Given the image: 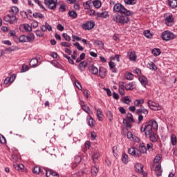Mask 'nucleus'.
I'll use <instances>...</instances> for the list:
<instances>
[{"label":"nucleus","mask_w":177,"mask_h":177,"mask_svg":"<svg viewBox=\"0 0 177 177\" xmlns=\"http://www.w3.org/2000/svg\"><path fill=\"white\" fill-rule=\"evenodd\" d=\"M153 129L156 131L158 129V123L153 120L142 124L140 128L141 132H145V136H150V134L153 132Z\"/></svg>","instance_id":"1"},{"label":"nucleus","mask_w":177,"mask_h":177,"mask_svg":"<svg viewBox=\"0 0 177 177\" xmlns=\"http://www.w3.org/2000/svg\"><path fill=\"white\" fill-rule=\"evenodd\" d=\"M129 15L125 14H115L113 17V20L115 23H120V24H127L129 21Z\"/></svg>","instance_id":"2"},{"label":"nucleus","mask_w":177,"mask_h":177,"mask_svg":"<svg viewBox=\"0 0 177 177\" xmlns=\"http://www.w3.org/2000/svg\"><path fill=\"white\" fill-rule=\"evenodd\" d=\"M113 10L123 15H127V16H132V12L127 10L121 3H116L113 7Z\"/></svg>","instance_id":"3"},{"label":"nucleus","mask_w":177,"mask_h":177,"mask_svg":"<svg viewBox=\"0 0 177 177\" xmlns=\"http://www.w3.org/2000/svg\"><path fill=\"white\" fill-rule=\"evenodd\" d=\"M175 34L169 30H165L162 33V39L164 41H171V39H175Z\"/></svg>","instance_id":"4"},{"label":"nucleus","mask_w":177,"mask_h":177,"mask_svg":"<svg viewBox=\"0 0 177 177\" xmlns=\"http://www.w3.org/2000/svg\"><path fill=\"white\" fill-rule=\"evenodd\" d=\"M147 105L148 107L151 109V110H154L155 111H160L162 109V107L160 106V104L151 100H148Z\"/></svg>","instance_id":"5"},{"label":"nucleus","mask_w":177,"mask_h":177,"mask_svg":"<svg viewBox=\"0 0 177 177\" xmlns=\"http://www.w3.org/2000/svg\"><path fill=\"white\" fill-rule=\"evenodd\" d=\"M44 4L48 9L55 10L57 6V0H44Z\"/></svg>","instance_id":"6"},{"label":"nucleus","mask_w":177,"mask_h":177,"mask_svg":"<svg viewBox=\"0 0 177 177\" xmlns=\"http://www.w3.org/2000/svg\"><path fill=\"white\" fill-rule=\"evenodd\" d=\"M3 20L7 23H10V24H15V23L17 22V18L15 15H13L12 14L6 15L3 17Z\"/></svg>","instance_id":"7"},{"label":"nucleus","mask_w":177,"mask_h":177,"mask_svg":"<svg viewBox=\"0 0 177 177\" xmlns=\"http://www.w3.org/2000/svg\"><path fill=\"white\" fill-rule=\"evenodd\" d=\"M19 30L20 31H22V32H30V31H32V27L28 24H24L20 25Z\"/></svg>","instance_id":"8"},{"label":"nucleus","mask_w":177,"mask_h":177,"mask_svg":"<svg viewBox=\"0 0 177 177\" xmlns=\"http://www.w3.org/2000/svg\"><path fill=\"white\" fill-rule=\"evenodd\" d=\"M128 153L130 156H133L134 157H140V152L139 149L135 147H131L128 149Z\"/></svg>","instance_id":"9"},{"label":"nucleus","mask_w":177,"mask_h":177,"mask_svg":"<svg viewBox=\"0 0 177 177\" xmlns=\"http://www.w3.org/2000/svg\"><path fill=\"white\" fill-rule=\"evenodd\" d=\"M80 106L82 110L85 111L88 115L92 114V111L91 110V108H89V106L85 103L84 101H80Z\"/></svg>","instance_id":"10"},{"label":"nucleus","mask_w":177,"mask_h":177,"mask_svg":"<svg viewBox=\"0 0 177 177\" xmlns=\"http://www.w3.org/2000/svg\"><path fill=\"white\" fill-rule=\"evenodd\" d=\"M127 56L131 62H136V59H138V55H136V53L135 51H132L129 50L127 53Z\"/></svg>","instance_id":"11"},{"label":"nucleus","mask_w":177,"mask_h":177,"mask_svg":"<svg viewBox=\"0 0 177 177\" xmlns=\"http://www.w3.org/2000/svg\"><path fill=\"white\" fill-rule=\"evenodd\" d=\"M146 138H149V140L153 143L158 142V139H160L158 135L154 132H152L149 136H147Z\"/></svg>","instance_id":"12"},{"label":"nucleus","mask_w":177,"mask_h":177,"mask_svg":"<svg viewBox=\"0 0 177 177\" xmlns=\"http://www.w3.org/2000/svg\"><path fill=\"white\" fill-rule=\"evenodd\" d=\"M95 27V22L94 21H87L82 25V28L84 30H92Z\"/></svg>","instance_id":"13"},{"label":"nucleus","mask_w":177,"mask_h":177,"mask_svg":"<svg viewBox=\"0 0 177 177\" xmlns=\"http://www.w3.org/2000/svg\"><path fill=\"white\" fill-rule=\"evenodd\" d=\"M174 22V17L171 15H165V23L167 26H171V23Z\"/></svg>","instance_id":"14"},{"label":"nucleus","mask_w":177,"mask_h":177,"mask_svg":"<svg viewBox=\"0 0 177 177\" xmlns=\"http://www.w3.org/2000/svg\"><path fill=\"white\" fill-rule=\"evenodd\" d=\"M88 70L90 73L94 75H97V74L99 73V69H97V67L95 66L93 64L88 66Z\"/></svg>","instance_id":"15"},{"label":"nucleus","mask_w":177,"mask_h":177,"mask_svg":"<svg viewBox=\"0 0 177 177\" xmlns=\"http://www.w3.org/2000/svg\"><path fill=\"white\" fill-rule=\"evenodd\" d=\"M41 31H43V32H45V31H46V30H48V31H52V26L50 25H49V24H48V22H45L44 25H42L40 27Z\"/></svg>","instance_id":"16"},{"label":"nucleus","mask_w":177,"mask_h":177,"mask_svg":"<svg viewBox=\"0 0 177 177\" xmlns=\"http://www.w3.org/2000/svg\"><path fill=\"white\" fill-rule=\"evenodd\" d=\"M46 175L47 177H59V174L53 170H46Z\"/></svg>","instance_id":"17"},{"label":"nucleus","mask_w":177,"mask_h":177,"mask_svg":"<svg viewBox=\"0 0 177 177\" xmlns=\"http://www.w3.org/2000/svg\"><path fill=\"white\" fill-rule=\"evenodd\" d=\"M119 93L120 95H121L122 96H124V95H125V88H124V82H119Z\"/></svg>","instance_id":"18"},{"label":"nucleus","mask_w":177,"mask_h":177,"mask_svg":"<svg viewBox=\"0 0 177 177\" xmlns=\"http://www.w3.org/2000/svg\"><path fill=\"white\" fill-rule=\"evenodd\" d=\"M138 150L140 152V157L142 156V154H145V153L147 151V148L146 147V145H145V143L140 144V149Z\"/></svg>","instance_id":"19"},{"label":"nucleus","mask_w":177,"mask_h":177,"mask_svg":"<svg viewBox=\"0 0 177 177\" xmlns=\"http://www.w3.org/2000/svg\"><path fill=\"white\" fill-rule=\"evenodd\" d=\"M155 174L156 176H161L162 174V170L161 169V165H157L155 167Z\"/></svg>","instance_id":"20"},{"label":"nucleus","mask_w":177,"mask_h":177,"mask_svg":"<svg viewBox=\"0 0 177 177\" xmlns=\"http://www.w3.org/2000/svg\"><path fill=\"white\" fill-rule=\"evenodd\" d=\"M107 71L104 67H100L99 69V75L100 78H104L106 77Z\"/></svg>","instance_id":"21"},{"label":"nucleus","mask_w":177,"mask_h":177,"mask_svg":"<svg viewBox=\"0 0 177 177\" xmlns=\"http://www.w3.org/2000/svg\"><path fill=\"white\" fill-rule=\"evenodd\" d=\"M136 114H144L145 115H147L149 114V110L145 108H141L136 110Z\"/></svg>","instance_id":"22"},{"label":"nucleus","mask_w":177,"mask_h":177,"mask_svg":"<svg viewBox=\"0 0 177 177\" xmlns=\"http://www.w3.org/2000/svg\"><path fill=\"white\" fill-rule=\"evenodd\" d=\"M92 5H93V1L88 0L84 3V9H87V10L92 9Z\"/></svg>","instance_id":"23"},{"label":"nucleus","mask_w":177,"mask_h":177,"mask_svg":"<svg viewBox=\"0 0 177 177\" xmlns=\"http://www.w3.org/2000/svg\"><path fill=\"white\" fill-rule=\"evenodd\" d=\"M94 45H95V46H97L99 49H103V48H104V44H103V41L100 40H95Z\"/></svg>","instance_id":"24"},{"label":"nucleus","mask_w":177,"mask_h":177,"mask_svg":"<svg viewBox=\"0 0 177 177\" xmlns=\"http://www.w3.org/2000/svg\"><path fill=\"white\" fill-rule=\"evenodd\" d=\"M139 81L143 86H146V85H147V77L141 76L139 77Z\"/></svg>","instance_id":"25"},{"label":"nucleus","mask_w":177,"mask_h":177,"mask_svg":"<svg viewBox=\"0 0 177 177\" xmlns=\"http://www.w3.org/2000/svg\"><path fill=\"white\" fill-rule=\"evenodd\" d=\"M124 88L126 91H132V89H134L135 88V84H133V82H130L127 84Z\"/></svg>","instance_id":"26"},{"label":"nucleus","mask_w":177,"mask_h":177,"mask_svg":"<svg viewBox=\"0 0 177 177\" xmlns=\"http://www.w3.org/2000/svg\"><path fill=\"white\" fill-rule=\"evenodd\" d=\"M10 15H13L14 16H16L17 13H19V8L16 6H12L11 8V10H10Z\"/></svg>","instance_id":"27"},{"label":"nucleus","mask_w":177,"mask_h":177,"mask_svg":"<svg viewBox=\"0 0 177 177\" xmlns=\"http://www.w3.org/2000/svg\"><path fill=\"white\" fill-rule=\"evenodd\" d=\"M151 53L157 57V56H160L161 55V50H160V48H153L151 50Z\"/></svg>","instance_id":"28"},{"label":"nucleus","mask_w":177,"mask_h":177,"mask_svg":"<svg viewBox=\"0 0 177 177\" xmlns=\"http://www.w3.org/2000/svg\"><path fill=\"white\" fill-rule=\"evenodd\" d=\"M88 118L89 120L88 122V127H91V128H93V127H95V125L96 124V122L91 116H88Z\"/></svg>","instance_id":"29"},{"label":"nucleus","mask_w":177,"mask_h":177,"mask_svg":"<svg viewBox=\"0 0 177 177\" xmlns=\"http://www.w3.org/2000/svg\"><path fill=\"white\" fill-rule=\"evenodd\" d=\"M80 162H81V157L80 156H75V160L74 162L73 163V168H75V167H77V164H80Z\"/></svg>","instance_id":"30"},{"label":"nucleus","mask_w":177,"mask_h":177,"mask_svg":"<svg viewBox=\"0 0 177 177\" xmlns=\"http://www.w3.org/2000/svg\"><path fill=\"white\" fill-rule=\"evenodd\" d=\"M145 103V100L144 99H140V100H136L134 101V106L136 107H139V106H142Z\"/></svg>","instance_id":"31"},{"label":"nucleus","mask_w":177,"mask_h":177,"mask_svg":"<svg viewBox=\"0 0 177 177\" xmlns=\"http://www.w3.org/2000/svg\"><path fill=\"white\" fill-rule=\"evenodd\" d=\"M97 17H102V19H106V17H109V12L105 11L102 12H98Z\"/></svg>","instance_id":"32"},{"label":"nucleus","mask_w":177,"mask_h":177,"mask_svg":"<svg viewBox=\"0 0 177 177\" xmlns=\"http://www.w3.org/2000/svg\"><path fill=\"white\" fill-rule=\"evenodd\" d=\"M169 5L170 8L175 9L177 8V0H169Z\"/></svg>","instance_id":"33"},{"label":"nucleus","mask_w":177,"mask_h":177,"mask_svg":"<svg viewBox=\"0 0 177 177\" xmlns=\"http://www.w3.org/2000/svg\"><path fill=\"white\" fill-rule=\"evenodd\" d=\"M34 39H35V36L32 33H30L26 36V42H32Z\"/></svg>","instance_id":"34"},{"label":"nucleus","mask_w":177,"mask_h":177,"mask_svg":"<svg viewBox=\"0 0 177 177\" xmlns=\"http://www.w3.org/2000/svg\"><path fill=\"white\" fill-rule=\"evenodd\" d=\"M86 64L87 63L85 61L80 62L78 66L79 70H80L81 71H84V70H85V68L86 67Z\"/></svg>","instance_id":"35"},{"label":"nucleus","mask_w":177,"mask_h":177,"mask_svg":"<svg viewBox=\"0 0 177 177\" xmlns=\"http://www.w3.org/2000/svg\"><path fill=\"white\" fill-rule=\"evenodd\" d=\"M97 172H99V169L96 166H93L91 167V174L93 176H96L97 175Z\"/></svg>","instance_id":"36"},{"label":"nucleus","mask_w":177,"mask_h":177,"mask_svg":"<svg viewBox=\"0 0 177 177\" xmlns=\"http://www.w3.org/2000/svg\"><path fill=\"white\" fill-rule=\"evenodd\" d=\"M93 5L94 7H95L96 9H99V8L102 6V2L100 1V0H94L93 1Z\"/></svg>","instance_id":"37"},{"label":"nucleus","mask_w":177,"mask_h":177,"mask_svg":"<svg viewBox=\"0 0 177 177\" xmlns=\"http://www.w3.org/2000/svg\"><path fill=\"white\" fill-rule=\"evenodd\" d=\"M97 118L98 121H102L103 118V113H102V110L100 109H97Z\"/></svg>","instance_id":"38"},{"label":"nucleus","mask_w":177,"mask_h":177,"mask_svg":"<svg viewBox=\"0 0 177 177\" xmlns=\"http://www.w3.org/2000/svg\"><path fill=\"white\" fill-rule=\"evenodd\" d=\"M135 169L136 172H142V171H143V165H142L140 163H137L135 165Z\"/></svg>","instance_id":"39"},{"label":"nucleus","mask_w":177,"mask_h":177,"mask_svg":"<svg viewBox=\"0 0 177 177\" xmlns=\"http://www.w3.org/2000/svg\"><path fill=\"white\" fill-rule=\"evenodd\" d=\"M37 64H38V59H37V58H33L30 62V67H36Z\"/></svg>","instance_id":"40"},{"label":"nucleus","mask_w":177,"mask_h":177,"mask_svg":"<svg viewBox=\"0 0 177 177\" xmlns=\"http://www.w3.org/2000/svg\"><path fill=\"white\" fill-rule=\"evenodd\" d=\"M122 162H123V164H128L129 158H128V156L127 155V153H122Z\"/></svg>","instance_id":"41"},{"label":"nucleus","mask_w":177,"mask_h":177,"mask_svg":"<svg viewBox=\"0 0 177 177\" xmlns=\"http://www.w3.org/2000/svg\"><path fill=\"white\" fill-rule=\"evenodd\" d=\"M147 66H148L149 68H150L151 70H153V71H157V66H156L155 64H153V62H149L147 64Z\"/></svg>","instance_id":"42"},{"label":"nucleus","mask_w":177,"mask_h":177,"mask_svg":"<svg viewBox=\"0 0 177 177\" xmlns=\"http://www.w3.org/2000/svg\"><path fill=\"white\" fill-rule=\"evenodd\" d=\"M171 142L173 146H175V145H176L177 139H176V136H175V134H172L171 136Z\"/></svg>","instance_id":"43"},{"label":"nucleus","mask_w":177,"mask_h":177,"mask_svg":"<svg viewBox=\"0 0 177 177\" xmlns=\"http://www.w3.org/2000/svg\"><path fill=\"white\" fill-rule=\"evenodd\" d=\"M68 16L71 17L72 19H77V12L73 10V11H69L68 13Z\"/></svg>","instance_id":"44"},{"label":"nucleus","mask_w":177,"mask_h":177,"mask_svg":"<svg viewBox=\"0 0 177 177\" xmlns=\"http://www.w3.org/2000/svg\"><path fill=\"white\" fill-rule=\"evenodd\" d=\"M32 16L35 17V19H44V15L41 14L40 12H34Z\"/></svg>","instance_id":"45"},{"label":"nucleus","mask_w":177,"mask_h":177,"mask_svg":"<svg viewBox=\"0 0 177 177\" xmlns=\"http://www.w3.org/2000/svg\"><path fill=\"white\" fill-rule=\"evenodd\" d=\"M127 117V121H129V122H133V116L132 115V113H128L126 115Z\"/></svg>","instance_id":"46"},{"label":"nucleus","mask_w":177,"mask_h":177,"mask_svg":"<svg viewBox=\"0 0 177 177\" xmlns=\"http://www.w3.org/2000/svg\"><path fill=\"white\" fill-rule=\"evenodd\" d=\"M131 122L124 119L123 120V123L124 124V125H126V127L127 129H131V128H132V125L130 123Z\"/></svg>","instance_id":"47"},{"label":"nucleus","mask_w":177,"mask_h":177,"mask_svg":"<svg viewBox=\"0 0 177 177\" xmlns=\"http://www.w3.org/2000/svg\"><path fill=\"white\" fill-rule=\"evenodd\" d=\"M19 42H27V36L24 35H22L19 37Z\"/></svg>","instance_id":"48"},{"label":"nucleus","mask_w":177,"mask_h":177,"mask_svg":"<svg viewBox=\"0 0 177 177\" xmlns=\"http://www.w3.org/2000/svg\"><path fill=\"white\" fill-rule=\"evenodd\" d=\"M131 102V100L129 99V97L126 96L122 100V103H124V104H129V103Z\"/></svg>","instance_id":"49"},{"label":"nucleus","mask_w":177,"mask_h":177,"mask_svg":"<svg viewBox=\"0 0 177 177\" xmlns=\"http://www.w3.org/2000/svg\"><path fill=\"white\" fill-rule=\"evenodd\" d=\"M144 35L146 37V38H151V37H153V35L150 32V30L144 31Z\"/></svg>","instance_id":"50"},{"label":"nucleus","mask_w":177,"mask_h":177,"mask_svg":"<svg viewBox=\"0 0 177 177\" xmlns=\"http://www.w3.org/2000/svg\"><path fill=\"white\" fill-rule=\"evenodd\" d=\"M32 171H33V173L36 174V175H38V174H39V172H41V167H39V166H36L32 169Z\"/></svg>","instance_id":"51"},{"label":"nucleus","mask_w":177,"mask_h":177,"mask_svg":"<svg viewBox=\"0 0 177 177\" xmlns=\"http://www.w3.org/2000/svg\"><path fill=\"white\" fill-rule=\"evenodd\" d=\"M136 2V0H124V3H127V5H135Z\"/></svg>","instance_id":"52"},{"label":"nucleus","mask_w":177,"mask_h":177,"mask_svg":"<svg viewBox=\"0 0 177 177\" xmlns=\"http://www.w3.org/2000/svg\"><path fill=\"white\" fill-rule=\"evenodd\" d=\"M73 45H74L75 46H76V48H77V49H78V50H80V51L84 50V47H82V46L80 44V43L76 42V43L73 44Z\"/></svg>","instance_id":"53"},{"label":"nucleus","mask_w":177,"mask_h":177,"mask_svg":"<svg viewBox=\"0 0 177 177\" xmlns=\"http://www.w3.org/2000/svg\"><path fill=\"white\" fill-rule=\"evenodd\" d=\"M106 115H107L109 121L111 122V121H113V113H111V111H108L106 112Z\"/></svg>","instance_id":"54"},{"label":"nucleus","mask_w":177,"mask_h":177,"mask_svg":"<svg viewBox=\"0 0 177 177\" xmlns=\"http://www.w3.org/2000/svg\"><path fill=\"white\" fill-rule=\"evenodd\" d=\"M75 85L78 89H80V91H82V86H81V83H80V81L76 80L75 82Z\"/></svg>","instance_id":"55"},{"label":"nucleus","mask_w":177,"mask_h":177,"mask_svg":"<svg viewBox=\"0 0 177 177\" xmlns=\"http://www.w3.org/2000/svg\"><path fill=\"white\" fill-rule=\"evenodd\" d=\"M62 36L66 41H71V37L67 33H63Z\"/></svg>","instance_id":"56"},{"label":"nucleus","mask_w":177,"mask_h":177,"mask_svg":"<svg viewBox=\"0 0 177 177\" xmlns=\"http://www.w3.org/2000/svg\"><path fill=\"white\" fill-rule=\"evenodd\" d=\"M0 143L5 145L6 143V138L2 135L0 134Z\"/></svg>","instance_id":"57"},{"label":"nucleus","mask_w":177,"mask_h":177,"mask_svg":"<svg viewBox=\"0 0 177 177\" xmlns=\"http://www.w3.org/2000/svg\"><path fill=\"white\" fill-rule=\"evenodd\" d=\"M87 15H88V16H95V10H92V8L88 9Z\"/></svg>","instance_id":"58"},{"label":"nucleus","mask_w":177,"mask_h":177,"mask_svg":"<svg viewBox=\"0 0 177 177\" xmlns=\"http://www.w3.org/2000/svg\"><path fill=\"white\" fill-rule=\"evenodd\" d=\"M147 150L153 151V144L151 142L147 144Z\"/></svg>","instance_id":"59"},{"label":"nucleus","mask_w":177,"mask_h":177,"mask_svg":"<svg viewBox=\"0 0 177 177\" xmlns=\"http://www.w3.org/2000/svg\"><path fill=\"white\" fill-rule=\"evenodd\" d=\"M35 35H37V37H43L44 36V32H42L41 30H37L35 31Z\"/></svg>","instance_id":"60"},{"label":"nucleus","mask_w":177,"mask_h":177,"mask_svg":"<svg viewBox=\"0 0 177 177\" xmlns=\"http://www.w3.org/2000/svg\"><path fill=\"white\" fill-rule=\"evenodd\" d=\"M160 160H161V155L156 156L153 159V162H156L157 164L160 162Z\"/></svg>","instance_id":"61"},{"label":"nucleus","mask_w":177,"mask_h":177,"mask_svg":"<svg viewBox=\"0 0 177 177\" xmlns=\"http://www.w3.org/2000/svg\"><path fill=\"white\" fill-rule=\"evenodd\" d=\"M127 136L128 139H130V140H132V139H133V134H132V132L131 131L127 132Z\"/></svg>","instance_id":"62"},{"label":"nucleus","mask_w":177,"mask_h":177,"mask_svg":"<svg viewBox=\"0 0 177 177\" xmlns=\"http://www.w3.org/2000/svg\"><path fill=\"white\" fill-rule=\"evenodd\" d=\"M62 46H64L65 48H70L71 46V44L68 42H62L61 43Z\"/></svg>","instance_id":"63"},{"label":"nucleus","mask_w":177,"mask_h":177,"mask_svg":"<svg viewBox=\"0 0 177 177\" xmlns=\"http://www.w3.org/2000/svg\"><path fill=\"white\" fill-rule=\"evenodd\" d=\"M126 78L127 80H132L133 78V75L132 73H128L127 75H126Z\"/></svg>","instance_id":"64"}]
</instances>
